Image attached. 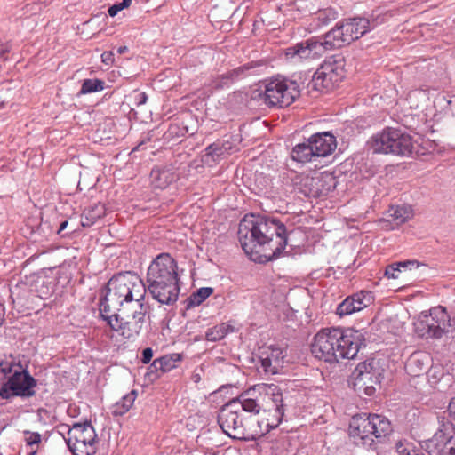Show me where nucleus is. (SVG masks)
I'll return each instance as SVG.
<instances>
[{"label":"nucleus","instance_id":"nucleus-1","mask_svg":"<svg viewBox=\"0 0 455 455\" xmlns=\"http://www.w3.org/2000/svg\"><path fill=\"white\" fill-rule=\"evenodd\" d=\"M238 240L254 262L264 264L284 255L288 244L286 226L276 217L251 214L240 221Z\"/></svg>","mask_w":455,"mask_h":455},{"label":"nucleus","instance_id":"nucleus-2","mask_svg":"<svg viewBox=\"0 0 455 455\" xmlns=\"http://www.w3.org/2000/svg\"><path fill=\"white\" fill-rule=\"evenodd\" d=\"M365 347L364 335L353 328L323 329L317 332L311 344L313 355L327 363L340 359H354L361 347Z\"/></svg>","mask_w":455,"mask_h":455},{"label":"nucleus","instance_id":"nucleus-3","mask_svg":"<svg viewBox=\"0 0 455 455\" xmlns=\"http://www.w3.org/2000/svg\"><path fill=\"white\" fill-rule=\"evenodd\" d=\"M146 282L153 299L162 305H173L180 292L177 261L169 253L158 254L148 267Z\"/></svg>","mask_w":455,"mask_h":455},{"label":"nucleus","instance_id":"nucleus-4","mask_svg":"<svg viewBox=\"0 0 455 455\" xmlns=\"http://www.w3.org/2000/svg\"><path fill=\"white\" fill-rule=\"evenodd\" d=\"M393 432L391 421L382 414L357 413L349 422L348 435L357 446L373 448L375 440L382 443Z\"/></svg>","mask_w":455,"mask_h":455},{"label":"nucleus","instance_id":"nucleus-5","mask_svg":"<svg viewBox=\"0 0 455 455\" xmlns=\"http://www.w3.org/2000/svg\"><path fill=\"white\" fill-rule=\"evenodd\" d=\"M132 273V271L119 272L100 289L97 303L100 317L109 315L112 309H118L124 302L132 301V293L130 290Z\"/></svg>","mask_w":455,"mask_h":455},{"label":"nucleus","instance_id":"nucleus-6","mask_svg":"<svg viewBox=\"0 0 455 455\" xmlns=\"http://www.w3.org/2000/svg\"><path fill=\"white\" fill-rule=\"evenodd\" d=\"M299 98V90L295 81L276 76L265 82L263 91H255L252 100H262L268 108H284Z\"/></svg>","mask_w":455,"mask_h":455},{"label":"nucleus","instance_id":"nucleus-7","mask_svg":"<svg viewBox=\"0 0 455 455\" xmlns=\"http://www.w3.org/2000/svg\"><path fill=\"white\" fill-rule=\"evenodd\" d=\"M373 153L410 156L414 149L412 136L399 128L386 127L369 141Z\"/></svg>","mask_w":455,"mask_h":455},{"label":"nucleus","instance_id":"nucleus-8","mask_svg":"<svg viewBox=\"0 0 455 455\" xmlns=\"http://www.w3.org/2000/svg\"><path fill=\"white\" fill-rule=\"evenodd\" d=\"M344 67L345 59L339 54L325 59L309 79L307 92H323L333 90L345 77Z\"/></svg>","mask_w":455,"mask_h":455},{"label":"nucleus","instance_id":"nucleus-9","mask_svg":"<svg viewBox=\"0 0 455 455\" xmlns=\"http://www.w3.org/2000/svg\"><path fill=\"white\" fill-rule=\"evenodd\" d=\"M450 316L445 307L439 306L421 312L414 323L415 331L422 339H441L450 327Z\"/></svg>","mask_w":455,"mask_h":455},{"label":"nucleus","instance_id":"nucleus-10","mask_svg":"<svg viewBox=\"0 0 455 455\" xmlns=\"http://www.w3.org/2000/svg\"><path fill=\"white\" fill-rule=\"evenodd\" d=\"M218 424L223 433L233 439L249 441L255 437L249 435L239 403L229 401L222 405L218 413Z\"/></svg>","mask_w":455,"mask_h":455},{"label":"nucleus","instance_id":"nucleus-11","mask_svg":"<svg viewBox=\"0 0 455 455\" xmlns=\"http://www.w3.org/2000/svg\"><path fill=\"white\" fill-rule=\"evenodd\" d=\"M147 311L148 307L140 304L139 310H134L132 314L126 316L113 313L100 318L107 322L112 331H120L124 339H134L140 334L146 324Z\"/></svg>","mask_w":455,"mask_h":455},{"label":"nucleus","instance_id":"nucleus-12","mask_svg":"<svg viewBox=\"0 0 455 455\" xmlns=\"http://www.w3.org/2000/svg\"><path fill=\"white\" fill-rule=\"evenodd\" d=\"M265 395L267 396L273 403V410L270 418H263L261 420L257 421V427L253 431L249 430V435H253L255 438L251 441H256L259 437L266 435L272 429L276 428L283 421L284 416V404L283 391L280 387L270 384L265 387Z\"/></svg>","mask_w":455,"mask_h":455},{"label":"nucleus","instance_id":"nucleus-13","mask_svg":"<svg viewBox=\"0 0 455 455\" xmlns=\"http://www.w3.org/2000/svg\"><path fill=\"white\" fill-rule=\"evenodd\" d=\"M37 380L28 369L15 370L0 387V398L11 400L13 397L29 398L36 395Z\"/></svg>","mask_w":455,"mask_h":455},{"label":"nucleus","instance_id":"nucleus-14","mask_svg":"<svg viewBox=\"0 0 455 455\" xmlns=\"http://www.w3.org/2000/svg\"><path fill=\"white\" fill-rule=\"evenodd\" d=\"M428 455H455V426L443 418L435 435L421 444Z\"/></svg>","mask_w":455,"mask_h":455},{"label":"nucleus","instance_id":"nucleus-15","mask_svg":"<svg viewBox=\"0 0 455 455\" xmlns=\"http://www.w3.org/2000/svg\"><path fill=\"white\" fill-rule=\"evenodd\" d=\"M385 368L383 367L380 360L376 358H369L357 364L352 373V378L355 379V386L357 389H361L365 382L363 380L370 381L372 383H381L384 379Z\"/></svg>","mask_w":455,"mask_h":455},{"label":"nucleus","instance_id":"nucleus-16","mask_svg":"<svg viewBox=\"0 0 455 455\" xmlns=\"http://www.w3.org/2000/svg\"><path fill=\"white\" fill-rule=\"evenodd\" d=\"M257 369L259 372L266 375H275L283 367L285 354L283 349L277 346L262 347L258 355Z\"/></svg>","mask_w":455,"mask_h":455},{"label":"nucleus","instance_id":"nucleus-17","mask_svg":"<svg viewBox=\"0 0 455 455\" xmlns=\"http://www.w3.org/2000/svg\"><path fill=\"white\" fill-rule=\"evenodd\" d=\"M344 26L346 36L352 37V42L361 38L366 33L374 29L377 26L385 22V17L381 15L372 16L370 20L364 17H355L341 20Z\"/></svg>","mask_w":455,"mask_h":455},{"label":"nucleus","instance_id":"nucleus-18","mask_svg":"<svg viewBox=\"0 0 455 455\" xmlns=\"http://www.w3.org/2000/svg\"><path fill=\"white\" fill-rule=\"evenodd\" d=\"M323 52V44L315 37H310L285 50L287 58L293 59L298 57L300 60L314 58L315 55H320Z\"/></svg>","mask_w":455,"mask_h":455},{"label":"nucleus","instance_id":"nucleus-19","mask_svg":"<svg viewBox=\"0 0 455 455\" xmlns=\"http://www.w3.org/2000/svg\"><path fill=\"white\" fill-rule=\"evenodd\" d=\"M10 297L12 303L19 309H29L32 307L36 293L26 282H18L10 288Z\"/></svg>","mask_w":455,"mask_h":455},{"label":"nucleus","instance_id":"nucleus-20","mask_svg":"<svg viewBox=\"0 0 455 455\" xmlns=\"http://www.w3.org/2000/svg\"><path fill=\"white\" fill-rule=\"evenodd\" d=\"M315 157L331 155L337 147L336 137L331 132H316L309 137Z\"/></svg>","mask_w":455,"mask_h":455},{"label":"nucleus","instance_id":"nucleus-21","mask_svg":"<svg viewBox=\"0 0 455 455\" xmlns=\"http://www.w3.org/2000/svg\"><path fill=\"white\" fill-rule=\"evenodd\" d=\"M85 421L75 423L68 429V436L65 437L66 443L72 455H83L85 450Z\"/></svg>","mask_w":455,"mask_h":455},{"label":"nucleus","instance_id":"nucleus-22","mask_svg":"<svg viewBox=\"0 0 455 455\" xmlns=\"http://www.w3.org/2000/svg\"><path fill=\"white\" fill-rule=\"evenodd\" d=\"M251 392H255V389H249L235 398L231 399V401H235L239 403L240 411H242L245 412H250L253 414H259L260 411L263 412H268L271 414L273 410V404L271 406L264 407L261 403V395L259 397L252 398Z\"/></svg>","mask_w":455,"mask_h":455},{"label":"nucleus","instance_id":"nucleus-23","mask_svg":"<svg viewBox=\"0 0 455 455\" xmlns=\"http://www.w3.org/2000/svg\"><path fill=\"white\" fill-rule=\"evenodd\" d=\"M344 26L342 21H339L336 23L335 27L328 31L324 35V41L321 42L323 44V51L332 50L336 48H341L346 44H349L352 43V37H348L346 36V31H344Z\"/></svg>","mask_w":455,"mask_h":455},{"label":"nucleus","instance_id":"nucleus-24","mask_svg":"<svg viewBox=\"0 0 455 455\" xmlns=\"http://www.w3.org/2000/svg\"><path fill=\"white\" fill-rule=\"evenodd\" d=\"M150 179L154 188L164 189L176 180L177 175L169 166H156L151 170Z\"/></svg>","mask_w":455,"mask_h":455},{"label":"nucleus","instance_id":"nucleus-25","mask_svg":"<svg viewBox=\"0 0 455 455\" xmlns=\"http://www.w3.org/2000/svg\"><path fill=\"white\" fill-rule=\"evenodd\" d=\"M429 355L423 352H415L408 359L405 368L410 374L419 376L428 368Z\"/></svg>","mask_w":455,"mask_h":455},{"label":"nucleus","instance_id":"nucleus-26","mask_svg":"<svg viewBox=\"0 0 455 455\" xmlns=\"http://www.w3.org/2000/svg\"><path fill=\"white\" fill-rule=\"evenodd\" d=\"M292 160L298 163H308L315 158L312 145L309 143V138L302 142L294 146L291 152Z\"/></svg>","mask_w":455,"mask_h":455},{"label":"nucleus","instance_id":"nucleus-27","mask_svg":"<svg viewBox=\"0 0 455 455\" xmlns=\"http://www.w3.org/2000/svg\"><path fill=\"white\" fill-rule=\"evenodd\" d=\"M315 178L317 183L319 197L327 196L337 187L338 180L331 172H322L319 176Z\"/></svg>","mask_w":455,"mask_h":455},{"label":"nucleus","instance_id":"nucleus-28","mask_svg":"<svg viewBox=\"0 0 455 455\" xmlns=\"http://www.w3.org/2000/svg\"><path fill=\"white\" fill-rule=\"evenodd\" d=\"M236 329L230 323H221L209 328L205 333V339L211 342H216L224 339L229 333L235 332Z\"/></svg>","mask_w":455,"mask_h":455},{"label":"nucleus","instance_id":"nucleus-29","mask_svg":"<svg viewBox=\"0 0 455 455\" xmlns=\"http://www.w3.org/2000/svg\"><path fill=\"white\" fill-rule=\"evenodd\" d=\"M298 192L306 197L319 198L317 183L315 177H301L299 182L295 183Z\"/></svg>","mask_w":455,"mask_h":455},{"label":"nucleus","instance_id":"nucleus-30","mask_svg":"<svg viewBox=\"0 0 455 455\" xmlns=\"http://www.w3.org/2000/svg\"><path fill=\"white\" fill-rule=\"evenodd\" d=\"M224 157L226 156L223 154V150L216 140L206 147L204 153L201 156V161L204 164L212 167Z\"/></svg>","mask_w":455,"mask_h":455},{"label":"nucleus","instance_id":"nucleus-31","mask_svg":"<svg viewBox=\"0 0 455 455\" xmlns=\"http://www.w3.org/2000/svg\"><path fill=\"white\" fill-rule=\"evenodd\" d=\"M138 392L137 390L133 389L130 393L124 395L120 401L116 402L115 404L111 407V413L114 417L117 416H123L126 412L129 411V410L132 408V406L134 403V401L137 397Z\"/></svg>","mask_w":455,"mask_h":455},{"label":"nucleus","instance_id":"nucleus-32","mask_svg":"<svg viewBox=\"0 0 455 455\" xmlns=\"http://www.w3.org/2000/svg\"><path fill=\"white\" fill-rule=\"evenodd\" d=\"M214 291L212 287H202L192 292L185 300V309L188 310L195 307L201 305L206 299H208Z\"/></svg>","mask_w":455,"mask_h":455},{"label":"nucleus","instance_id":"nucleus-33","mask_svg":"<svg viewBox=\"0 0 455 455\" xmlns=\"http://www.w3.org/2000/svg\"><path fill=\"white\" fill-rule=\"evenodd\" d=\"M131 284V291L132 293V300L140 304H143L142 300H144L146 293L148 294V283L147 282H143L142 279L136 273H132Z\"/></svg>","mask_w":455,"mask_h":455},{"label":"nucleus","instance_id":"nucleus-34","mask_svg":"<svg viewBox=\"0 0 455 455\" xmlns=\"http://www.w3.org/2000/svg\"><path fill=\"white\" fill-rule=\"evenodd\" d=\"M262 60H257V61H250L247 62L240 67H237L234 69H231L228 71L229 76L232 77V79L235 81L243 79L250 75H251V70L263 66Z\"/></svg>","mask_w":455,"mask_h":455},{"label":"nucleus","instance_id":"nucleus-35","mask_svg":"<svg viewBox=\"0 0 455 455\" xmlns=\"http://www.w3.org/2000/svg\"><path fill=\"white\" fill-rule=\"evenodd\" d=\"M389 215L397 224H403L412 217V210L409 205L392 206L389 210Z\"/></svg>","mask_w":455,"mask_h":455},{"label":"nucleus","instance_id":"nucleus-36","mask_svg":"<svg viewBox=\"0 0 455 455\" xmlns=\"http://www.w3.org/2000/svg\"><path fill=\"white\" fill-rule=\"evenodd\" d=\"M157 359L159 367H162V373H166L177 367L176 363L182 360V355L173 353L163 355Z\"/></svg>","mask_w":455,"mask_h":455},{"label":"nucleus","instance_id":"nucleus-37","mask_svg":"<svg viewBox=\"0 0 455 455\" xmlns=\"http://www.w3.org/2000/svg\"><path fill=\"white\" fill-rule=\"evenodd\" d=\"M354 301L355 312L361 311L363 308L367 307L373 299L371 292L361 291L359 292L354 293L350 296Z\"/></svg>","mask_w":455,"mask_h":455},{"label":"nucleus","instance_id":"nucleus-38","mask_svg":"<svg viewBox=\"0 0 455 455\" xmlns=\"http://www.w3.org/2000/svg\"><path fill=\"white\" fill-rule=\"evenodd\" d=\"M87 227L92 225L98 219L105 215L104 204L98 202L87 206Z\"/></svg>","mask_w":455,"mask_h":455},{"label":"nucleus","instance_id":"nucleus-39","mask_svg":"<svg viewBox=\"0 0 455 455\" xmlns=\"http://www.w3.org/2000/svg\"><path fill=\"white\" fill-rule=\"evenodd\" d=\"M22 368L21 363L20 361L16 362L12 355L0 360V372L5 377L12 375L15 370H21Z\"/></svg>","mask_w":455,"mask_h":455},{"label":"nucleus","instance_id":"nucleus-40","mask_svg":"<svg viewBox=\"0 0 455 455\" xmlns=\"http://www.w3.org/2000/svg\"><path fill=\"white\" fill-rule=\"evenodd\" d=\"M395 451L399 455H425L420 449L408 441H398L395 443Z\"/></svg>","mask_w":455,"mask_h":455},{"label":"nucleus","instance_id":"nucleus-41","mask_svg":"<svg viewBox=\"0 0 455 455\" xmlns=\"http://www.w3.org/2000/svg\"><path fill=\"white\" fill-rule=\"evenodd\" d=\"M339 12L332 7L319 10L316 17L320 25L325 26L338 18Z\"/></svg>","mask_w":455,"mask_h":455},{"label":"nucleus","instance_id":"nucleus-42","mask_svg":"<svg viewBox=\"0 0 455 455\" xmlns=\"http://www.w3.org/2000/svg\"><path fill=\"white\" fill-rule=\"evenodd\" d=\"M55 291V283L53 281L50 280H43L40 286H36V298H39L41 299H46Z\"/></svg>","mask_w":455,"mask_h":455},{"label":"nucleus","instance_id":"nucleus-43","mask_svg":"<svg viewBox=\"0 0 455 455\" xmlns=\"http://www.w3.org/2000/svg\"><path fill=\"white\" fill-rule=\"evenodd\" d=\"M233 83L234 80L229 76V73L227 72L212 79L210 86L215 91H220L230 87Z\"/></svg>","mask_w":455,"mask_h":455},{"label":"nucleus","instance_id":"nucleus-44","mask_svg":"<svg viewBox=\"0 0 455 455\" xmlns=\"http://www.w3.org/2000/svg\"><path fill=\"white\" fill-rule=\"evenodd\" d=\"M353 313H355V304L352 298L348 296L341 303L339 304L336 309V314L340 317H343Z\"/></svg>","mask_w":455,"mask_h":455},{"label":"nucleus","instance_id":"nucleus-45","mask_svg":"<svg viewBox=\"0 0 455 455\" xmlns=\"http://www.w3.org/2000/svg\"><path fill=\"white\" fill-rule=\"evenodd\" d=\"M158 359H155L150 365L148 367V371L145 374V377L151 382L157 380L162 373V367H159Z\"/></svg>","mask_w":455,"mask_h":455},{"label":"nucleus","instance_id":"nucleus-46","mask_svg":"<svg viewBox=\"0 0 455 455\" xmlns=\"http://www.w3.org/2000/svg\"><path fill=\"white\" fill-rule=\"evenodd\" d=\"M311 77L312 75H310V72H299L298 74H294L290 80L296 82L300 95L304 89L307 90V84L309 83V79H311Z\"/></svg>","mask_w":455,"mask_h":455},{"label":"nucleus","instance_id":"nucleus-47","mask_svg":"<svg viewBox=\"0 0 455 455\" xmlns=\"http://www.w3.org/2000/svg\"><path fill=\"white\" fill-rule=\"evenodd\" d=\"M362 382H365L363 387L361 388V389H357L356 387L355 386V379H353V381H352V387H353V389L357 393V395L359 396H362L363 395H366V396H372L375 392H376V388H375V386L376 385H379L380 383H371L370 381H362Z\"/></svg>","mask_w":455,"mask_h":455},{"label":"nucleus","instance_id":"nucleus-48","mask_svg":"<svg viewBox=\"0 0 455 455\" xmlns=\"http://www.w3.org/2000/svg\"><path fill=\"white\" fill-rule=\"evenodd\" d=\"M107 87L106 83L99 78H87V94L103 91Z\"/></svg>","mask_w":455,"mask_h":455},{"label":"nucleus","instance_id":"nucleus-49","mask_svg":"<svg viewBox=\"0 0 455 455\" xmlns=\"http://www.w3.org/2000/svg\"><path fill=\"white\" fill-rule=\"evenodd\" d=\"M23 433L26 436L25 441L28 445L31 446L41 443L42 437L38 432H31L28 430H25Z\"/></svg>","mask_w":455,"mask_h":455},{"label":"nucleus","instance_id":"nucleus-50","mask_svg":"<svg viewBox=\"0 0 455 455\" xmlns=\"http://www.w3.org/2000/svg\"><path fill=\"white\" fill-rule=\"evenodd\" d=\"M217 142H218L219 146L221 148V149L223 150V154L225 156L230 155L231 152L233 151L234 148L235 147L234 145V143L229 140H217Z\"/></svg>","mask_w":455,"mask_h":455},{"label":"nucleus","instance_id":"nucleus-51","mask_svg":"<svg viewBox=\"0 0 455 455\" xmlns=\"http://www.w3.org/2000/svg\"><path fill=\"white\" fill-rule=\"evenodd\" d=\"M400 271V267L395 266V262L392 263L386 267L385 276H387V278L396 279L398 277L397 273H399Z\"/></svg>","mask_w":455,"mask_h":455},{"label":"nucleus","instance_id":"nucleus-52","mask_svg":"<svg viewBox=\"0 0 455 455\" xmlns=\"http://www.w3.org/2000/svg\"><path fill=\"white\" fill-rule=\"evenodd\" d=\"M184 130L185 128H180L178 124H170L167 134L171 138L184 136Z\"/></svg>","mask_w":455,"mask_h":455},{"label":"nucleus","instance_id":"nucleus-53","mask_svg":"<svg viewBox=\"0 0 455 455\" xmlns=\"http://www.w3.org/2000/svg\"><path fill=\"white\" fill-rule=\"evenodd\" d=\"M421 264L416 260V259H408L404 261H398L395 262V266H398L403 268H412V267H419Z\"/></svg>","mask_w":455,"mask_h":455},{"label":"nucleus","instance_id":"nucleus-54","mask_svg":"<svg viewBox=\"0 0 455 455\" xmlns=\"http://www.w3.org/2000/svg\"><path fill=\"white\" fill-rule=\"evenodd\" d=\"M154 355L153 349L151 347H146L142 350L140 361L144 364H148L152 360Z\"/></svg>","mask_w":455,"mask_h":455},{"label":"nucleus","instance_id":"nucleus-55","mask_svg":"<svg viewBox=\"0 0 455 455\" xmlns=\"http://www.w3.org/2000/svg\"><path fill=\"white\" fill-rule=\"evenodd\" d=\"M12 46L9 43L0 44V60L6 61L8 60L7 54L11 52Z\"/></svg>","mask_w":455,"mask_h":455},{"label":"nucleus","instance_id":"nucleus-56","mask_svg":"<svg viewBox=\"0 0 455 455\" xmlns=\"http://www.w3.org/2000/svg\"><path fill=\"white\" fill-rule=\"evenodd\" d=\"M101 62L108 66L114 62V53L111 51H105L100 54Z\"/></svg>","mask_w":455,"mask_h":455},{"label":"nucleus","instance_id":"nucleus-57","mask_svg":"<svg viewBox=\"0 0 455 455\" xmlns=\"http://www.w3.org/2000/svg\"><path fill=\"white\" fill-rule=\"evenodd\" d=\"M148 100V95L146 92H139L134 95V104L137 107L144 105Z\"/></svg>","mask_w":455,"mask_h":455},{"label":"nucleus","instance_id":"nucleus-58","mask_svg":"<svg viewBox=\"0 0 455 455\" xmlns=\"http://www.w3.org/2000/svg\"><path fill=\"white\" fill-rule=\"evenodd\" d=\"M86 425H87V429L90 427L92 432L93 433V437H92L90 440L87 441V445H89L92 448L94 446L95 443H98L99 440L97 438V435L95 434L94 428L91 424V421L87 420Z\"/></svg>","mask_w":455,"mask_h":455},{"label":"nucleus","instance_id":"nucleus-59","mask_svg":"<svg viewBox=\"0 0 455 455\" xmlns=\"http://www.w3.org/2000/svg\"><path fill=\"white\" fill-rule=\"evenodd\" d=\"M124 10L119 3L114 4L109 6L108 9V15L110 17H115L120 11Z\"/></svg>","mask_w":455,"mask_h":455},{"label":"nucleus","instance_id":"nucleus-60","mask_svg":"<svg viewBox=\"0 0 455 455\" xmlns=\"http://www.w3.org/2000/svg\"><path fill=\"white\" fill-rule=\"evenodd\" d=\"M448 412L451 418L455 420V396L452 397L448 404Z\"/></svg>","mask_w":455,"mask_h":455},{"label":"nucleus","instance_id":"nucleus-61","mask_svg":"<svg viewBox=\"0 0 455 455\" xmlns=\"http://www.w3.org/2000/svg\"><path fill=\"white\" fill-rule=\"evenodd\" d=\"M68 223H69L68 220H62V221L60 223V225H59L58 228L56 229V234H58V235H61V233H62V232L67 228V227L68 226Z\"/></svg>","mask_w":455,"mask_h":455},{"label":"nucleus","instance_id":"nucleus-62","mask_svg":"<svg viewBox=\"0 0 455 455\" xmlns=\"http://www.w3.org/2000/svg\"><path fill=\"white\" fill-rule=\"evenodd\" d=\"M132 0H122V2H120V5L122 6L123 9H125V8H128L131 4H132Z\"/></svg>","mask_w":455,"mask_h":455},{"label":"nucleus","instance_id":"nucleus-63","mask_svg":"<svg viewBox=\"0 0 455 455\" xmlns=\"http://www.w3.org/2000/svg\"><path fill=\"white\" fill-rule=\"evenodd\" d=\"M92 17H96V18H101L103 20L105 19H107V14L105 13V12H98L96 14H94L93 12L91 14Z\"/></svg>","mask_w":455,"mask_h":455},{"label":"nucleus","instance_id":"nucleus-64","mask_svg":"<svg viewBox=\"0 0 455 455\" xmlns=\"http://www.w3.org/2000/svg\"><path fill=\"white\" fill-rule=\"evenodd\" d=\"M128 52V47H127V46H125V45H124V46H120V47H118V49H117V52H118L119 54H124V53H125V52Z\"/></svg>","mask_w":455,"mask_h":455}]
</instances>
